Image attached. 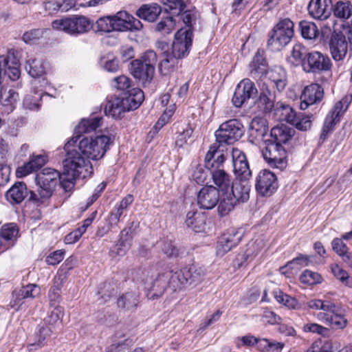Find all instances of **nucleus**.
Listing matches in <instances>:
<instances>
[{
	"label": "nucleus",
	"instance_id": "obj_31",
	"mask_svg": "<svg viewBox=\"0 0 352 352\" xmlns=\"http://www.w3.org/2000/svg\"><path fill=\"white\" fill-rule=\"evenodd\" d=\"M250 70L252 76L254 78H261L267 74V65L263 57V51L258 50L250 64Z\"/></svg>",
	"mask_w": 352,
	"mask_h": 352
},
{
	"label": "nucleus",
	"instance_id": "obj_30",
	"mask_svg": "<svg viewBox=\"0 0 352 352\" xmlns=\"http://www.w3.org/2000/svg\"><path fill=\"white\" fill-rule=\"evenodd\" d=\"M76 5L74 0H45L43 3L45 11L50 15L58 11L67 12Z\"/></svg>",
	"mask_w": 352,
	"mask_h": 352
},
{
	"label": "nucleus",
	"instance_id": "obj_8",
	"mask_svg": "<svg viewBox=\"0 0 352 352\" xmlns=\"http://www.w3.org/2000/svg\"><path fill=\"white\" fill-rule=\"evenodd\" d=\"M111 143V138L104 135H98L95 138H84L79 142L78 151H77L85 160V157L98 160L104 155Z\"/></svg>",
	"mask_w": 352,
	"mask_h": 352
},
{
	"label": "nucleus",
	"instance_id": "obj_29",
	"mask_svg": "<svg viewBox=\"0 0 352 352\" xmlns=\"http://www.w3.org/2000/svg\"><path fill=\"white\" fill-rule=\"evenodd\" d=\"M168 283L166 275L159 274L152 282L148 288L146 296L149 300H157L162 297L167 289Z\"/></svg>",
	"mask_w": 352,
	"mask_h": 352
},
{
	"label": "nucleus",
	"instance_id": "obj_21",
	"mask_svg": "<svg viewBox=\"0 0 352 352\" xmlns=\"http://www.w3.org/2000/svg\"><path fill=\"white\" fill-rule=\"evenodd\" d=\"M242 239V233L234 228L230 229L219 239L217 245V253L223 256L232 248L236 246Z\"/></svg>",
	"mask_w": 352,
	"mask_h": 352
},
{
	"label": "nucleus",
	"instance_id": "obj_51",
	"mask_svg": "<svg viewBox=\"0 0 352 352\" xmlns=\"http://www.w3.org/2000/svg\"><path fill=\"white\" fill-rule=\"evenodd\" d=\"M62 316L63 308L58 306L55 307L51 311L50 314L44 319V323L56 329V325L60 323Z\"/></svg>",
	"mask_w": 352,
	"mask_h": 352
},
{
	"label": "nucleus",
	"instance_id": "obj_5",
	"mask_svg": "<svg viewBox=\"0 0 352 352\" xmlns=\"http://www.w3.org/2000/svg\"><path fill=\"white\" fill-rule=\"evenodd\" d=\"M144 98V93L140 89L133 88L127 93H123L122 96L108 100L104 107L105 114L119 119L123 113L136 109L143 102Z\"/></svg>",
	"mask_w": 352,
	"mask_h": 352
},
{
	"label": "nucleus",
	"instance_id": "obj_56",
	"mask_svg": "<svg viewBox=\"0 0 352 352\" xmlns=\"http://www.w3.org/2000/svg\"><path fill=\"white\" fill-rule=\"evenodd\" d=\"M208 169H204V168L202 166H197L195 170H193V173L192 174V179L197 184H204L208 176Z\"/></svg>",
	"mask_w": 352,
	"mask_h": 352
},
{
	"label": "nucleus",
	"instance_id": "obj_26",
	"mask_svg": "<svg viewBox=\"0 0 352 352\" xmlns=\"http://www.w3.org/2000/svg\"><path fill=\"white\" fill-rule=\"evenodd\" d=\"M136 15L147 22H155L161 15L163 16V12L160 5L153 3L142 5L136 11Z\"/></svg>",
	"mask_w": 352,
	"mask_h": 352
},
{
	"label": "nucleus",
	"instance_id": "obj_55",
	"mask_svg": "<svg viewBox=\"0 0 352 352\" xmlns=\"http://www.w3.org/2000/svg\"><path fill=\"white\" fill-rule=\"evenodd\" d=\"M112 87L118 90L126 91L125 93L133 89H129L131 87L130 78L124 75L114 78L112 82Z\"/></svg>",
	"mask_w": 352,
	"mask_h": 352
},
{
	"label": "nucleus",
	"instance_id": "obj_63",
	"mask_svg": "<svg viewBox=\"0 0 352 352\" xmlns=\"http://www.w3.org/2000/svg\"><path fill=\"white\" fill-rule=\"evenodd\" d=\"M311 116H305L304 114L299 113L297 120L294 126L300 131H307L311 128Z\"/></svg>",
	"mask_w": 352,
	"mask_h": 352
},
{
	"label": "nucleus",
	"instance_id": "obj_12",
	"mask_svg": "<svg viewBox=\"0 0 352 352\" xmlns=\"http://www.w3.org/2000/svg\"><path fill=\"white\" fill-rule=\"evenodd\" d=\"M294 23H276L268 34L267 46L272 52H279L292 40Z\"/></svg>",
	"mask_w": 352,
	"mask_h": 352
},
{
	"label": "nucleus",
	"instance_id": "obj_4",
	"mask_svg": "<svg viewBox=\"0 0 352 352\" xmlns=\"http://www.w3.org/2000/svg\"><path fill=\"white\" fill-rule=\"evenodd\" d=\"M249 179L235 177L230 190L221 195V202L218 206V212L221 216L227 215L236 206L248 201L250 191Z\"/></svg>",
	"mask_w": 352,
	"mask_h": 352
},
{
	"label": "nucleus",
	"instance_id": "obj_24",
	"mask_svg": "<svg viewBox=\"0 0 352 352\" xmlns=\"http://www.w3.org/2000/svg\"><path fill=\"white\" fill-rule=\"evenodd\" d=\"M130 71L131 74L145 85L149 83L153 79L155 67H148L142 60L135 59L131 63Z\"/></svg>",
	"mask_w": 352,
	"mask_h": 352
},
{
	"label": "nucleus",
	"instance_id": "obj_25",
	"mask_svg": "<svg viewBox=\"0 0 352 352\" xmlns=\"http://www.w3.org/2000/svg\"><path fill=\"white\" fill-rule=\"evenodd\" d=\"M268 132V125L266 119L261 117H256L250 123L248 133L250 141L256 143L264 140L265 136Z\"/></svg>",
	"mask_w": 352,
	"mask_h": 352
},
{
	"label": "nucleus",
	"instance_id": "obj_40",
	"mask_svg": "<svg viewBox=\"0 0 352 352\" xmlns=\"http://www.w3.org/2000/svg\"><path fill=\"white\" fill-rule=\"evenodd\" d=\"M56 330L55 328L50 325H46L44 322L38 325V332L36 333V341L29 344V350L36 349L34 346L41 347L45 345V340L50 337L52 333Z\"/></svg>",
	"mask_w": 352,
	"mask_h": 352
},
{
	"label": "nucleus",
	"instance_id": "obj_60",
	"mask_svg": "<svg viewBox=\"0 0 352 352\" xmlns=\"http://www.w3.org/2000/svg\"><path fill=\"white\" fill-rule=\"evenodd\" d=\"M192 133L193 129L190 126L187 125L177 136L175 140L176 146L179 148L182 147L187 143L188 140L192 136Z\"/></svg>",
	"mask_w": 352,
	"mask_h": 352
},
{
	"label": "nucleus",
	"instance_id": "obj_64",
	"mask_svg": "<svg viewBox=\"0 0 352 352\" xmlns=\"http://www.w3.org/2000/svg\"><path fill=\"white\" fill-rule=\"evenodd\" d=\"M162 250L168 257H177L179 254V250L171 241H164Z\"/></svg>",
	"mask_w": 352,
	"mask_h": 352
},
{
	"label": "nucleus",
	"instance_id": "obj_9",
	"mask_svg": "<svg viewBox=\"0 0 352 352\" xmlns=\"http://www.w3.org/2000/svg\"><path fill=\"white\" fill-rule=\"evenodd\" d=\"M162 2L166 8L160 22H164V19L170 22H177L180 20L182 22H192L197 19L198 14L195 10L184 11L186 5L182 0H163Z\"/></svg>",
	"mask_w": 352,
	"mask_h": 352
},
{
	"label": "nucleus",
	"instance_id": "obj_3",
	"mask_svg": "<svg viewBox=\"0 0 352 352\" xmlns=\"http://www.w3.org/2000/svg\"><path fill=\"white\" fill-rule=\"evenodd\" d=\"M310 309L321 310L317 314L318 320L335 329H342L347 324V320L342 307L329 300L314 299L307 302Z\"/></svg>",
	"mask_w": 352,
	"mask_h": 352
},
{
	"label": "nucleus",
	"instance_id": "obj_36",
	"mask_svg": "<svg viewBox=\"0 0 352 352\" xmlns=\"http://www.w3.org/2000/svg\"><path fill=\"white\" fill-rule=\"evenodd\" d=\"M39 293V289L36 285L29 284L25 287H21L18 291H14L12 294L13 302L12 307L21 305L23 300L28 298H34Z\"/></svg>",
	"mask_w": 352,
	"mask_h": 352
},
{
	"label": "nucleus",
	"instance_id": "obj_2",
	"mask_svg": "<svg viewBox=\"0 0 352 352\" xmlns=\"http://www.w3.org/2000/svg\"><path fill=\"white\" fill-rule=\"evenodd\" d=\"M54 29L62 30L70 35H78L93 30L103 36L112 32L139 30L143 23H52Z\"/></svg>",
	"mask_w": 352,
	"mask_h": 352
},
{
	"label": "nucleus",
	"instance_id": "obj_28",
	"mask_svg": "<svg viewBox=\"0 0 352 352\" xmlns=\"http://www.w3.org/2000/svg\"><path fill=\"white\" fill-rule=\"evenodd\" d=\"M210 175L216 188L223 195L230 188L232 183L231 176L223 168H217L210 171Z\"/></svg>",
	"mask_w": 352,
	"mask_h": 352
},
{
	"label": "nucleus",
	"instance_id": "obj_35",
	"mask_svg": "<svg viewBox=\"0 0 352 352\" xmlns=\"http://www.w3.org/2000/svg\"><path fill=\"white\" fill-rule=\"evenodd\" d=\"M186 226L195 232H200L204 229L206 217L202 212L197 210H190L186 214L185 221Z\"/></svg>",
	"mask_w": 352,
	"mask_h": 352
},
{
	"label": "nucleus",
	"instance_id": "obj_13",
	"mask_svg": "<svg viewBox=\"0 0 352 352\" xmlns=\"http://www.w3.org/2000/svg\"><path fill=\"white\" fill-rule=\"evenodd\" d=\"M264 141L265 146L262 151L264 160L271 167L280 170L285 168L287 166V151L284 146L269 140Z\"/></svg>",
	"mask_w": 352,
	"mask_h": 352
},
{
	"label": "nucleus",
	"instance_id": "obj_18",
	"mask_svg": "<svg viewBox=\"0 0 352 352\" xmlns=\"http://www.w3.org/2000/svg\"><path fill=\"white\" fill-rule=\"evenodd\" d=\"M221 196L217 188L209 185L202 187L197 194V204L200 208L211 210L221 202Z\"/></svg>",
	"mask_w": 352,
	"mask_h": 352
},
{
	"label": "nucleus",
	"instance_id": "obj_49",
	"mask_svg": "<svg viewBox=\"0 0 352 352\" xmlns=\"http://www.w3.org/2000/svg\"><path fill=\"white\" fill-rule=\"evenodd\" d=\"M331 272L334 276L342 283L345 286L352 288V279L349 278L346 271L342 269L338 265H333L331 266Z\"/></svg>",
	"mask_w": 352,
	"mask_h": 352
},
{
	"label": "nucleus",
	"instance_id": "obj_46",
	"mask_svg": "<svg viewBox=\"0 0 352 352\" xmlns=\"http://www.w3.org/2000/svg\"><path fill=\"white\" fill-rule=\"evenodd\" d=\"M302 36L308 40L319 37V28L316 23H299Z\"/></svg>",
	"mask_w": 352,
	"mask_h": 352
},
{
	"label": "nucleus",
	"instance_id": "obj_7",
	"mask_svg": "<svg viewBox=\"0 0 352 352\" xmlns=\"http://www.w3.org/2000/svg\"><path fill=\"white\" fill-rule=\"evenodd\" d=\"M61 174L55 169L45 168L36 176V182L38 186V193L30 191L29 200L36 204H41L48 199L53 194L58 184Z\"/></svg>",
	"mask_w": 352,
	"mask_h": 352
},
{
	"label": "nucleus",
	"instance_id": "obj_11",
	"mask_svg": "<svg viewBox=\"0 0 352 352\" xmlns=\"http://www.w3.org/2000/svg\"><path fill=\"white\" fill-rule=\"evenodd\" d=\"M342 31L334 32L329 38V48L335 61L343 60L348 53L346 35L352 36V23H341Z\"/></svg>",
	"mask_w": 352,
	"mask_h": 352
},
{
	"label": "nucleus",
	"instance_id": "obj_41",
	"mask_svg": "<svg viewBox=\"0 0 352 352\" xmlns=\"http://www.w3.org/2000/svg\"><path fill=\"white\" fill-rule=\"evenodd\" d=\"M184 270L189 286L200 283L206 274V270L196 265L184 267Z\"/></svg>",
	"mask_w": 352,
	"mask_h": 352
},
{
	"label": "nucleus",
	"instance_id": "obj_6",
	"mask_svg": "<svg viewBox=\"0 0 352 352\" xmlns=\"http://www.w3.org/2000/svg\"><path fill=\"white\" fill-rule=\"evenodd\" d=\"M89 162H87L76 151H67L66 158L63 160V172L60 175L58 183L65 192L71 191L76 178L79 177L83 170H87Z\"/></svg>",
	"mask_w": 352,
	"mask_h": 352
},
{
	"label": "nucleus",
	"instance_id": "obj_39",
	"mask_svg": "<svg viewBox=\"0 0 352 352\" xmlns=\"http://www.w3.org/2000/svg\"><path fill=\"white\" fill-rule=\"evenodd\" d=\"M139 303L138 296L134 292H126L117 300V306L122 311H133Z\"/></svg>",
	"mask_w": 352,
	"mask_h": 352
},
{
	"label": "nucleus",
	"instance_id": "obj_62",
	"mask_svg": "<svg viewBox=\"0 0 352 352\" xmlns=\"http://www.w3.org/2000/svg\"><path fill=\"white\" fill-rule=\"evenodd\" d=\"M349 104V102L346 98H342L341 100L336 102L333 108L331 110L329 113L340 118V116L346 111Z\"/></svg>",
	"mask_w": 352,
	"mask_h": 352
},
{
	"label": "nucleus",
	"instance_id": "obj_59",
	"mask_svg": "<svg viewBox=\"0 0 352 352\" xmlns=\"http://www.w3.org/2000/svg\"><path fill=\"white\" fill-rule=\"evenodd\" d=\"M116 287L111 285L110 283H105L102 287L98 291V295L100 296V298L103 299L100 303H103L109 299L112 296L116 294Z\"/></svg>",
	"mask_w": 352,
	"mask_h": 352
},
{
	"label": "nucleus",
	"instance_id": "obj_52",
	"mask_svg": "<svg viewBox=\"0 0 352 352\" xmlns=\"http://www.w3.org/2000/svg\"><path fill=\"white\" fill-rule=\"evenodd\" d=\"M42 98V93H35L34 96L28 95L23 100V106L30 110H38L40 107L39 100Z\"/></svg>",
	"mask_w": 352,
	"mask_h": 352
},
{
	"label": "nucleus",
	"instance_id": "obj_16",
	"mask_svg": "<svg viewBox=\"0 0 352 352\" xmlns=\"http://www.w3.org/2000/svg\"><path fill=\"white\" fill-rule=\"evenodd\" d=\"M255 84L248 78L242 80L237 85L232 101L236 107H241L246 101L256 96Z\"/></svg>",
	"mask_w": 352,
	"mask_h": 352
},
{
	"label": "nucleus",
	"instance_id": "obj_54",
	"mask_svg": "<svg viewBox=\"0 0 352 352\" xmlns=\"http://www.w3.org/2000/svg\"><path fill=\"white\" fill-rule=\"evenodd\" d=\"M303 331L305 332H311L317 333L323 337H328L330 334V330L317 323H307L304 325Z\"/></svg>",
	"mask_w": 352,
	"mask_h": 352
},
{
	"label": "nucleus",
	"instance_id": "obj_20",
	"mask_svg": "<svg viewBox=\"0 0 352 352\" xmlns=\"http://www.w3.org/2000/svg\"><path fill=\"white\" fill-rule=\"evenodd\" d=\"M231 155L235 177L250 179L252 171L245 153L239 148H232Z\"/></svg>",
	"mask_w": 352,
	"mask_h": 352
},
{
	"label": "nucleus",
	"instance_id": "obj_61",
	"mask_svg": "<svg viewBox=\"0 0 352 352\" xmlns=\"http://www.w3.org/2000/svg\"><path fill=\"white\" fill-rule=\"evenodd\" d=\"M275 100L271 99L266 96H259L256 100L258 107L265 113L270 112L274 106Z\"/></svg>",
	"mask_w": 352,
	"mask_h": 352
},
{
	"label": "nucleus",
	"instance_id": "obj_15",
	"mask_svg": "<svg viewBox=\"0 0 352 352\" xmlns=\"http://www.w3.org/2000/svg\"><path fill=\"white\" fill-rule=\"evenodd\" d=\"M228 155V148L215 142L206 155L205 168L210 171L220 168Z\"/></svg>",
	"mask_w": 352,
	"mask_h": 352
},
{
	"label": "nucleus",
	"instance_id": "obj_50",
	"mask_svg": "<svg viewBox=\"0 0 352 352\" xmlns=\"http://www.w3.org/2000/svg\"><path fill=\"white\" fill-rule=\"evenodd\" d=\"M100 64L108 72L116 73L120 69L118 60L113 56L102 57Z\"/></svg>",
	"mask_w": 352,
	"mask_h": 352
},
{
	"label": "nucleus",
	"instance_id": "obj_42",
	"mask_svg": "<svg viewBox=\"0 0 352 352\" xmlns=\"http://www.w3.org/2000/svg\"><path fill=\"white\" fill-rule=\"evenodd\" d=\"M333 250L338 254L349 266L352 267V254L349 252L347 245L340 238H335L331 242Z\"/></svg>",
	"mask_w": 352,
	"mask_h": 352
},
{
	"label": "nucleus",
	"instance_id": "obj_37",
	"mask_svg": "<svg viewBox=\"0 0 352 352\" xmlns=\"http://www.w3.org/2000/svg\"><path fill=\"white\" fill-rule=\"evenodd\" d=\"M133 201V196L128 195L124 197L119 205L114 208L107 219V222H109L111 227H114L118 225L124 210L132 204Z\"/></svg>",
	"mask_w": 352,
	"mask_h": 352
},
{
	"label": "nucleus",
	"instance_id": "obj_32",
	"mask_svg": "<svg viewBox=\"0 0 352 352\" xmlns=\"http://www.w3.org/2000/svg\"><path fill=\"white\" fill-rule=\"evenodd\" d=\"M164 274L167 278L169 287L173 292L180 290L186 286H189L184 268L176 272H168L164 273Z\"/></svg>",
	"mask_w": 352,
	"mask_h": 352
},
{
	"label": "nucleus",
	"instance_id": "obj_38",
	"mask_svg": "<svg viewBox=\"0 0 352 352\" xmlns=\"http://www.w3.org/2000/svg\"><path fill=\"white\" fill-rule=\"evenodd\" d=\"M267 74L269 75V80L272 88L275 86L278 91H281L285 88L287 74L285 69L282 67H275L270 72H267Z\"/></svg>",
	"mask_w": 352,
	"mask_h": 352
},
{
	"label": "nucleus",
	"instance_id": "obj_48",
	"mask_svg": "<svg viewBox=\"0 0 352 352\" xmlns=\"http://www.w3.org/2000/svg\"><path fill=\"white\" fill-rule=\"evenodd\" d=\"M104 19L109 20V22H134L135 20L134 16L125 10L119 11L114 15L101 17L96 22H101Z\"/></svg>",
	"mask_w": 352,
	"mask_h": 352
},
{
	"label": "nucleus",
	"instance_id": "obj_47",
	"mask_svg": "<svg viewBox=\"0 0 352 352\" xmlns=\"http://www.w3.org/2000/svg\"><path fill=\"white\" fill-rule=\"evenodd\" d=\"M19 232L15 223H8L2 226L0 230V238L6 241H12L16 239Z\"/></svg>",
	"mask_w": 352,
	"mask_h": 352
},
{
	"label": "nucleus",
	"instance_id": "obj_33",
	"mask_svg": "<svg viewBox=\"0 0 352 352\" xmlns=\"http://www.w3.org/2000/svg\"><path fill=\"white\" fill-rule=\"evenodd\" d=\"M28 191L24 182H16L6 194L7 199L12 204H20L28 196Z\"/></svg>",
	"mask_w": 352,
	"mask_h": 352
},
{
	"label": "nucleus",
	"instance_id": "obj_34",
	"mask_svg": "<svg viewBox=\"0 0 352 352\" xmlns=\"http://www.w3.org/2000/svg\"><path fill=\"white\" fill-rule=\"evenodd\" d=\"M6 65L3 66V78L8 77L11 80H16L19 79L21 75L19 69V63L17 58L10 53L4 56Z\"/></svg>",
	"mask_w": 352,
	"mask_h": 352
},
{
	"label": "nucleus",
	"instance_id": "obj_27",
	"mask_svg": "<svg viewBox=\"0 0 352 352\" xmlns=\"http://www.w3.org/2000/svg\"><path fill=\"white\" fill-rule=\"evenodd\" d=\"M294 133L295 131L287 125H278L272 129L269 140L283 146L292 138Z\"/></svg>",
	"mask_w": 352,
	"mask_h": 352
},
{
	"label": "nucleus",
	"instance_id": "obj_17",
	"mask_svg": "<svg viewBox=\"0 0 352 352\" xmlns=\"http://www.w3.org/2000/svg\"><path fill=\"white\" fill-rule=\"evenodd\" d=\"M277 179L273 173L264 169L259 172L256 179V190L262 196H270L276 190Z\"/></svg>",
	"mask_w": 352,
	"mask_h": 352
},
{
	"label": "nucleus",
	"instance_id": "obj_53",
	"mask_svg": "<svg viewBox=\"0 0 352 352\" xmlns=\"http://www.w3.org/2000/svg\"><path fill=\"white\" fill-rule=\"evenodd\" d=\"M300 280L303 283L314 285L320 283L322 280V277L317 272L306 270L300 275Z\"/></svg>",
	"mask_w": 352,
	"mask_h": 352
},
{
	"label": "nucleus",
	"instance_id": "obj_14",
	"mask_svg": "<svg viewBox=\"0 0 352 352\" xmlns=\"http://www.w3.org/2000/svg\"><path fill=\"white\" fill-rule=\"evenodd\" d=\"M331 67V60L327 55L314 51L309 52L302 63V68L306 73L319 74L329 71Z\"/></svg>",
	"mask_w": 352,
	"mask_h": 352
},
{
	"label": "nucleus",
	"instance_id": "obj_43",
	"mask_svg": "<svg viewBox=\"0 0 352 352\" xmlns=\"http://www.w3.org/2000/svg\"><path fill=\"white\" fill-rule=\"evenodd\" d=\"M332 12L336 17L347 20L352 16V3L349 1H339L333 6Z\"/></svg>",
	"mask_w": 352,
	"mask_h": 352
},
{
	"label": "nucleus",
	"instance_id": "obj_1",
	"mask_svg": "<svg viewBox=\"0 0 352 352\" xmlns=\"http://www.w3.org/2000/svg\"><path fill=\"white\" fill-rule=\"evenodd\" d=\"M175 34L170 54H166V59H162L159 65L160 73L166 76L179 67V60L186 57L190 51L193 28L192 23H185Z\"/></svg>",
	"mask_w": 352,
	"mask_h": 352
},
{
	"label": "nucleus",
	"instance_id": "obj_23",
	"mask_svg": "<svg viewBox=\"0 0 352 352\" xmlns=\"http://www.w3.org/2000/svg\"><path fill=\"white\" fill-rule=\"evenodd\" d=\"M332 9V0H311L307 7L309 15L313 19L320 21L327 19Z\"/></svg>",
	"mask_w": 352,
	"mask_h": 352
},
{
	"label": "nucleus",
	"instance_id": "obj_19",
	"mask_svg": "<svg viewBox=\"0 0 352 352\" xmlns=\"http://www.w3.org/2000/svg\"><path fill=\"white\" fill-rule=\"evenodd\" d=\"M102 118L94 116L90 118L83 119L75 128V135L65 145V149L68 151L70 146H74L80 137V133H88L94 131L100 126Z\"/></svg>",
	"mask_w": 352,
	"mask_h": 352
},
{
	"label": "nucleus",
	"instance_id": "obj_22",
	"mask_svg": "<svg viewBox=\"0 0 352 352\" xmlns=\"http://www.w3.org/2000/svg\"><path fill=\"white\" fill-rule=\"evenodd\" d=\"M324 97V89L318 83H312L305 87L300 96L301 109H306L309 105L320 102Z\"/></svg>",
	"mask_w": 352,
	"mask_h": 352
},
{
	"label": "nucleus",
	"instance_id": "obj_10",
	"mask_svg": "<svg viewBox=\"0 0 352 352\" xmlns=\"http://www.w3.org/2000/svg\"><path fill=\"white\" fill-rule=\"evenodd\" d=\"M242 122L238 119H230L220 124L215 131L216 142L227 146L237 142L244 134Z\"/></svg>",
	"mask_w": 352,
	"mask_h": 352
},
{
	"label": "nucleus",
	"instance_id": "obj_58",
	"mask_svg": "<svg viewBox=\"0 0 352 352\" xmlns=\"http://www.w3.org/2000/svg\"><path fill=\"white\" fill-rule=\"evenodd\" d=\"M281 116L283 120H285L287 122L294 125L296 122V119L298 116V114L289 106L288 105H283L281 109Z\"/></svg>",
	"mask_w": 352,
	"mask_h": 352
},
{
	"label": "nucleus",
	"instance_id": "obj_57",
	"mask_svg": "<svg viewBox=\"0 0 352 352\" xmlns=\"http://www.w3.org/2000/svg\"><path fill=\"white\" fill-rule=\"evenodd\" d=\"M18 99V94L14 90L10 89L8 91H1L0 93V102L3 106H12Z\"/></svg>",
	"mask_w": 352,
	"mask_h": 352
},
{
	"label": "nucleus",
	"instance_id": "obj_45",
	"mask_svg": "<svg viewBox=\"0 0 352 352\" xmlns=\"http://www.w3.org/2000/svg\"><path fill=\"white\" fill-rule=\"evenodd\" d=\"M309 54L308 50L302 44H296L293 47L291 54L292 63L296 65H300L302 67V63L306 60Z\"/></svg>",
	"mask_w": 352,
	"mask_h": 352
},
{
	"label": "nucleus",
	"instance_id": "obj_44",
	"mask_svg": "<svg viewBox=\"0 0 352 352\" xmlns=\"http://www.w3.org/2000/svg\"><path fill=\"white\" fill-rule=\"evenodd\" d=\"M25 70L33 78H39L45 73V68L41 60L29 59L25 65Z\"/></svg>",
	"mask_w": 352,
	"mask_h": 352
}]
</instances>
